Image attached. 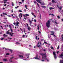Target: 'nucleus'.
I'll return each instance as SVG.
<instances>
[{
    "label": "nucleus",
    "instance_id": "c85d7f7f",
    "mask_svg": "<svg viewBox=\"0 0 63 63\" xmlns=\"http://www.w3.org/2000/svg\"><path fill=\"white\" fill-rule=\"evenodd\" d=\"M35 39H36V40H38V36H36Z\"/></svg>",
    "mask_w": 63,
    "mask_h": 63
},
{
    "label": "nucleus",
    "instance_id": "e433bc0d",
    "mask_svg": "<svg viewBox=\"0 0 63 63\" xmlns=\"http://www.w3.org/2000/svg\"><path fill=\"white\" fill-rule=\"evenodd\" d=\"M59 45L58 46V47L57 48V49H59Z\"/></svg>",
    "mask_w": 63,
    "mask_h": 63
},
{
    "label": "nucleus",
    "instance_id": "412c9836",
    "mask_svg": "<svg viewBox=\"0 0 63 63\" xmlns=\"http://www.w3.org/2000/svg\"><path fill=\"white\" fill-rule=\"evenodd\" d=\"M60 63H63V60H60Z\"/></svg>",
    "mask_w": 63,
    "mask_h": 63
},
{
    "label": "nucleus",
    "instance_id": "2f4dec72",
    "mask_svg": "<svg viewBox=\"0 0 63 63\" xmlns=\"http://www.w3.org/2000/svg\"><path fill=\"white\" fill-rule=\"evenodd\" d=\"M4 48H5V50H8V49H6L5 47H3V49H4Z\"/></svg>",
    "mask_w": 63,
    "mask_h": 63
},
{
    "label": "nucleus",
    "instance_id": "4c0bfd02",
    "mask_svg": "<svg viewBox=\"0 0 63 63\" xmlns=\"http://www.w3.org/2000/svg\"><path fill=\"white\" fill-rule=\"evenodd\" d=\"M54 22L55 23H56V24H58V23H57L56 21H55Z\"/></svg>",
    "mask_w": 63,
    "mask_h": 63
},
{
    "label": "nucleus",
    "instance_id": "f257e3e1",
    "mask_svg": "<svg viewBox=\"0 0 63 63\" xmlns=\"http://www.w3.org/2000/svg\"><path fill=\"white\" fill-rule=\"evenodd\" d=\"M40 55L42 56V58L43 60H41V61L43 62H44L45 61H47V62H49V60L47 59V55H46V53H41Z\"/></svg>",
    "mask_w": 63,
    "mask_h": 63
},
{
    "label": "nucleus",
    "instance_id": "864d4df0",
    "mask_svg": "<svg viewBox=\"0 0 63 63\" xmlns=\"http://www.w3.org/2000/svg\"><path fill=\"white\" fill-rule=\"evenodd\" d=\"M53 37H56V36L55 35H54V34L53 35Z\"/></svg>",
    "mask_w": 63,
    "mask_h": 63
},
{
    "label": "nucleus",
    "instance_id": "603ef678",
    "mask_svg": "<svg viewBox=\"0 0 63 63\" xmlns=\"http://www.w3.org/2000/svg\"><path fill=\"white\" fill-rule=\"evenodd\" d=\"M38 32L39 33V34H41V32L40 31H38Z\"/></svg>",
    "mask_w": 63,
    "mask_h": 63
},
{
    "label": "nucleus",
    "instance_id": "0eeeda50",
    "mask_svg": "<svg viewBox=\"0 0 63 63\" xmlns=\"http://www.w3.org/2000/svg\"><path fill=\"white\" fill-rule=\"evenodd\" d=\"M38 56L37 55L36 56V57L34 58V59H37L38 60H40V56H39V58H38Z\"/></svg>",
    "mask_w": 63,
    "mask_h": 63
},
{
    "label": "nucleus",
    "instance_id": "f3484780",
    "mask_svg": "<svg viewBox=\"0 0 63 63\" xmlns=\"http://www.w3.org/2000/svg\"><path fill=\"white\" fill-rule=\"evenodd\" d=\"M28 29L29 31H30V29H31V28L30 27H28Z\"/></svg>",
    "mask_w": 63,
    "mask_h": 63
},
{
    "label": "nucleus",
    "instance_id": "473e14b6",
    "mask_svg": "<svg viewBox=\"0 0 63 63\" xmlns=\"http://www.w3.org/2000/svg\"><path fill=\"white\" fill-rule=\"evenodd\" d=\"M49 9L51 10V9H52V7H51L49 8Z\"/></svg>",
    "mask_w": 63,
    "mask_h": 63
},
{
    "label": "nucleus",
    "instance_id": "a18cd8bd",
    "mask_svg": "<svg viewBox=\"0 0 63 63\" xmlns=\"http://www.w3.org/2000/svg\"><path fill=\"white\" fill-rule=\"evenodd\" d=\"M50 48H51V49H53V47H50Z\"/></svg>",
    "mask_w": 63,
    "mask_h": 63
},
{
    "label": "nucleus",
    "instance_id": "72a5a7b5",
    "mask_svg": "<svg viewBox=\"0 0 63 63\" xmlns=\"http://www.w3.org/2000/svg\"><path fill=\"white\" fill-rule=\"evenodd\" d=\"M19 16L20 19H21V17H22V16Z\"/></svg>",
    "mask_w": 63,
    "mask_h": 63
},
{
    "label": "nucleus",
    "instance_id": "49530a36",
    "mask_svg": "<svg viewBox=\"0 0 63 63\" xmlns=\"http://www.w3.org/2000/svg\"><path fill=\"white\" fill-rule=\"evenodd\" d=\"M54 29H55V30H57V28H54Z\"/></svg>",
    "mask_w": 63,
    "mask_h": 63
},
{
    "label": "nucleus",
    "instance_id": "f704fd0d",
    "mask_svg": "<svg viewBox=\"0 0 63 63\" xmlns=\"http://www.w3.org/2000/svg\"><path fill=\"white\" fill-rule=\"evenodd\" d=\"M16 19H17V20H18V18H17V16H16Z\"/></svg>",
    "mask_w": 63,
    "mask_h": 63
},
{
    "label": "nucleus",
    "instance_id": "69168bd1",
    "mask_svg": "<svg viewBox=\"0 0 63 63\" xmlns=\"http://www.w3.org/2000/svg\"><path fill=\"white\" fill-rule=\"evenodd\" d=\"M25 8H27V6L25 5Z\"/></svg>",
    "mask_w": 63,
    "mask_h": 63
},
{
    "label": "nucleus",
    "instance_id": "6e6d98bb",
    "mask_svg": "<svg viewBox=\"0 0 63 63\" xmlns=\"http://www.w3.org/2000/svg\"><path fill=\"white\" fill-rule=\"evenodd\" d=\"M62 41H63V37H62Z\"/></svg>",
    "mask_w": 63,
    "mask_h": 63
},
{
    "label": "nucleus",
    "instance_id": "9b49d317",
    "mask_svg": "<svg viewBox=\"0 0 63 63\" xmlns=\"http://www.w3.org/2000/svg\"><path fill=\"white\" fill-rule=\"evenodd\" d=\"M24 19H23V20L24 21H25V20H24V19L25 20H26V19L27 18V17L26 16H24Z\"/></svg>",
    "mask_w": 63,
    "mask_h": 63
},
{
    "label": "nucleus",
    "instance_id": "a878e982",
    "mask_svg": "<svg viewBox=\"0 0 63 63\" xmlns=\"http://www.w3.org/2000/svg\"><path fill=\"white\" fill-rule=\"evenodd\" d=\"M4 38H1L0 39V40L2 41V40H4Z\"/></svg>",
    "mask_w": 63,
    "mask_h": 63
},
{
    "label": "nucleus",
    "instance_id": "39448f33",
    "mask_svg": "<svg viewBox=\"0 0 63 63\" xmlns=\"http://www.w3.org/2000/svg\"><path fill=\"white\" fill-rule=\"evenodd\" d=\"M29 16V15L28 14H26L25 15L23 14H22L21 13H20L19 15V16Z\"/></svg>",
    "mask_w": 63,
    "mask_h": 63
},
{
    "label": "nucleus",
    "instance_id": "4d7b16f0",
    "mask_svg": "<svg viewBox=\"0 0 63 63\" xmlns=\"http://www.w3.org/2000/svg\"><path fill=\"white\" fill-rule=\"evenodd\" d=\"M0 27H1V28L2 29H3V28L2 27V26H1Z\"/></svg>",
    "mask_w": 63,
    "mask_h": 63
},
{
    "label": "nucleus",
    "instance_id": "9d476101",
    "mask_svg": "<svg viewBox=\"0 0 63 63\" xmlns=\"http://www.w3.org/2000/svg\"><path fill=\"white\" fill-rule=\"evenodd\" d=\"M60 57L63 59V58L62 57H63V52L61 53V55H60Z\"/></svg>",
    "mask_w": 63,
    "mask_h": 63
},
{
    "label": "nucleus",
    "instance_id": "dca6fc26",
    "mask_svg": "<svg viewBox=\"0 0 63 63\" xmlns=\"http://www.w3.org/2000/svg\"><path fill=\"white\" fill-rule=\"evenodd\" d=\"M15 44L16 45H20V44H21V43H19L18 42H16Z\"/></svg>",
    "mask_w": 63,
    "mask_h": 63
},
{
    "label": "nucleus",
    "instance_id": "6e6552de",
    "mask_svg": "<svg viewBox=\"0 0 63 63\" xmlns=\"http://www.w3.org/2000/svg\"><path fill=\"white\" fill-rule=\"evenodd\" d=\"M40 44V45H41V42H38V44H37V46L38 47H40V44Z\"/></svg>",
    "mask_w": 63,
    "mask_h": 63
},
{
    "label": "nucleus",
    "instance_id": "cd10ccee",
    "mask_svg": "<svg viewBox=\"0 0 63 63\" xmlns=\"http://www.w3.org/2000/svg\"><path fill=\"white\" fill-rule=\"evenodd\" d=\"M44 42L45 44H47V42H46V41H45V40L44 41Z\"/></svg>",
    "mask_w": 63,
    "mask_h": 63
},
{
    "label": "nucleus",
    "instance_id": "7c9ffc66",
    "mask_svg": "<svg viewBox=\"0 0 63 63\" xmlns=\"http://www.w3.org/2000/svg\"><path fill=\"white\" fill-rule=\"evenodd\" d=\"M50 32L51 33H52V34H54V32H53L51 31Z\"/></svg>",
    "mask_w": 63,
    "mask_h": 63
},
{
    "label": "nucleus",
    "instance_id": "79ce46f5",
    "mask_svg": "<svg viewBox=\"0 0 63 63\" xmlns=\"http://www.w3.org/2000/svg\"><path fill=\"white\" fill-rule=\"evenodd\" d=\"M30 24H31V23H32V22L31 21H30Z\"/></svg>",
    "mask_w": 63,
    "mask_h": 63
},
{
    "label": "nucleus",
    "instance_id": "ddd939ff",
    "mask_svg": "<svg viewBox=\"0 0 63 63\" xmlns=\"http://www.w3.org/2000/svg\"><path fill=\"white\" fill-rule=\"evenodd\" d=\"M14 57H13L11 58L10 60V62H13V61H12V59H13V58H14Z\"/></svg>",
    "mask_w": 63,
    "mask_h": 63
},
{
    "label": "nucleus",
    "instance_id": "c756f323",
    "mask_svg": "<svg viewBox=\"0 0 63 63\" xmlns=\"http://www.w3.org/2000/svg\"><path fill=\"white\" fill-rule=\"evenodd\" d=\"M23 38H25V35H23Z\"/></svg>",
    "mask_w": 63,
    "mask_h": 63
},
{
    "label": "nucleus",
    "instance_id": "13d9d810",
    "mask_svg": "<svg viewBox=\"0 0 63 63\" xmlns=\"http://www.w3.org/2000/svg\"><path fill=\"white\" fill-rule=\"evenodd\" d=\"M7 5V4H4V6H6Z\"/></svg>",
    "mask_w": 63,
    "mask_h": 63
},
{
    "label": "nucleus",
    "instance_id": "680f3d73",
    "mask_svg": "<svg viewBox=\"0 0 63 63\" xmlns=\"http://www.w3.org/2000/svg\"><path fill=\"white\" fill-rule=\"evenodd\" d=\"M29 22H30V21H31V20H30V19H29Z\"/></svg>",
    "mask_w": 63,
    "mask_h": 63
},
{
    "label": "nucleus",
    "instance_id": "37998d69",
    "mask_svg": "<svg viewBox=\"0 0 63 63\" xmlns=\"http://www.w3.org/2000/svg\"><path fill=\"white\" fill-rule=\"evenodd\" d=\"M9 54H10L9 53H7L6 54V55H9Z\"/></svg>",
    "mask_w": 63,
    "mask_h": 63
},
{
    "label": "nucleus",
    "instance_id": "58836bf2",
    "mask_svg": "<svg viewBox=\"0 0 63 63\" xmlns=\"http://www.w3.org/2000/svg\"><path fill=\"white\" fill-rule=\"evenodd\" d=\"M12 6H14V3L12 2Z\"/></svg>",
    "mask_w": 63,
    "mask_h": 63
},
{
    "label": "nucleus",
    "instance_id": "f03ea898",
    "mask_svg": "<svg viewBox=\"0 0 63 63\" xmlns=\"http://www.w3.org/2000/svg\"><path fill=\"white\" fill-rule=\"evenodd\" d=\"M30 54H27L26 55V56L27 57L25 58V57H23V56L22 55V54H20V55H18V57L20 59H23L24 60H26V59H28L29 58V56Z\"/></svg>",
    "mask_w": 63,
    "mask_h": 63
},
{
    "label": "nucleus",
    "instance_id": "f8f14e48",
    "mask_svg": "<svg viewBox=\"0 0 63 63\" xmlns=\"http://www.w3.org/2000/svg\"><path fill=\"white\" fill-rule=\"evenodd\" d=\"M34 2L35 4H36V3H37V5L38 6V7H40V5H39V4H38V3H37L36 1H34Z\"/></svg>",
    "mask_w": 63,
    "mask_h": 63
},
{
    "label": "nucleus",
    "instance_id": "09e8293b",
    "mask_svg": "<svg viewBox=\"0 0 63 63\" xmlns=\"http://www.w3.org/2000/svg\"><path fill=\"white\" fill-rule=\"evenodd\" d=\"M41 5H44V3H41Z\"/></svg>",
    "mask_w": 63,
    "mask_h": 63
},
{
    "label": "nucleus",
    "instance_id": "2eb2a0df",
    "mask_svg": "<svg viewBox=\"0 0 63 63\" xmlns=\"http://www.w3.org/2000/svg\"><path fill=\"white\" fill-rule=\"evenodd\" d=\"M9 26L10 28H12V26H13V25H12V24L9 25Z\"/></svg>",
    "mask_w": 63,
    "mask_h": 63
},
{
    "label": "nucleus",
    "instance_id": "8fccbe9b",
    "mask_svg": "<svg viewBox=\"0 0 63 63\" xmlns=\"http://www.w3.org/2000/svg\"><path fill=\"white\" fill-rule=\"evenodd\" d=\"M11 12H12V13H14V12L13 11V9H12V10L11 11Z\"/></svg>",
    "mask_w": 63,
    "mask_h": 63
},
{
    "label": "nucleus",
    "instance_id": "a211bd4d",
    "mask_svg": "<svg viewBox=\"0 0 63 63\" xmlns=\"http://www.w3.org/2000/svg\"><path fill=\"white\" fill-rule=\"evenodd\" d=\"M58 8L60 10H61V9H62V7L60 6Z\"/></svg>",
    "mask_w": 63,
    "mask_h": 63
},
{
    "label": "nucleus",
    "instance_id": "e2e57ef3",
    "mask_svg": "<svg viewBox=\"0 0 63 63\" xmlns=\"http://www.w3.org/2000/svg\"><path fill=\"white\" fill-rule=\"evenodd\" d=\"M34 21L35 22H36V19H35L34 20Z\"/></svg>",
    "mask_w": 63,
    "mask_h": 63
},
{
    "label": "nucleus",
    "instance_id": "20e7f679",
    "mask_svg": "<svg viewBox=\"0 0 63 63\" xmlns=\"http://www.w3.org/2000/svg\"><path fill=\"white\" fill-rule=\"evenodd\" d=\"M6 34H9L10 35H11V36L12 37H13V34H14V33H12V32H11V33H10V32H8V31H7L6 32Z\"/></svg>",
    "mask_w": 63,
    "mask_h": 63
},
{
    "label": "nucleus",
    "instance_id": "052dcab7",
    "mask_svg": "<svg viewBox=\"0 0 63 63\" xmlns=\"http://www.w3.org/2000/svg\"><path fill=\"white\" fill-rule=\"evenodd\" d=\"M57 6L58 8H59V6H58V5H57Z\"/></svg>",
    "mask_w": 63,
    "mask_h": 63
},
{
    "label": "nucleus",
    "instance_id": "6ab92c4d",
    "mask_svg": "<svg viewBox=\"0 0 63 63\" xmlns=\"http://www.w3.org/2000/svg\"><path fill=\"white\" fill-rule=\"evenodd\" d=\"M52 2L53 3H56V2H55V1H54V0H52Z\"/></svg>",
    "mask_w": 63,
    "mask_h": 63
},
{
    "label": "nucleus",
    "instance_id": "393cba45",
    "mask_svg": "<svg viewBox=\"0 0 63 63\" xmlns=\"http://www.w3.org/2000/svg\"><path fill=\"white\" fill-rule=\"evenodd\" d=\"M31 14L33 16H36L35 15H34V13H32Z\"/></svg>",
    "mask_w": 63,
    "mask_h": 63
},
{
    "label": "nucleus",
    "instance_id": "4468645a",
    "mask_svg": "<svg viewBox=\"0 0 63 63\" xmlns=\"http://www.w3.org/2000/svg\"><path fill=\"white\" fill-rule=\"evenodd\" d=\"M36 1L37 2H38V3H40V4H41V2H40V0H36Z\"/></svg>",
    "mask_w": 63,
    "mask_h": 63
},
{
    "label": "nucleus",
    "instance_id": "b1692460",
    "mask_svg": "<svg viewBox=\"0 0 63 63\" xmlns=\"http://www.w3.org/2000/svg\"><path fill=\"white\" fill-rule=\"evenodd\" d=\"M7 61V59H3V61H4V62L5 61Z\"/></svg>",
    "mask_w": 63,
    "mask_h": 63
},
{
    "label": "nucleus",
    "instance_id": "0e129e2a",
    "mask_svg": "<svg viewBox=\"0 0 63 63\" xmlns=\"http://www.w3.org/2000/svg\"><path fill=\"white\" fill-rule=\"evenodd\" d=\"M58 52H59V51H58L57 52V54H58Z\"/></svg>",
    "mask_w": 63,
    "mask_h": 63
},
{
    "label": "nucleus",
    "instance_id": "aec40b11",
    "mask_svg": "<svg viewBox=\"0 0 63 63\" xmlns=\"http://www.w3.org/2000/svg\"><path fill=\"white\" fill-rule=\"evenodd\" d=\"M3 36H4V37H7V35L6 34H4L3 35Z\"/></svg>",
    "mask_w": 63,
    "mask_h": 63
},
{
    "label": "nucleus",
    "instance_id": "774afa93",
    "mask_svg": "<svg viewBox=\"0 0 63 63\" xmlns=\"http://www.w3.org/2000/svg\"><path fill=\"white\" fill-rule=\"evenodd\" d=\"M62 21L63 22V18L62 19Z\"/></svg>",
    "mask_w": 63,
    "mask_h": 63
},
{
    "label": "nucleus",
    "instance_id": "1a4fd4ad",
    "mask_svg": "<svg viewBox=\"0 0 63 63\" xmlns=\"http://www.w3.org/2000/svg\"><path fill=\"white\" fill-rule=\"evenodd\" d=\"M19 24V22L16 21V26H19L18 25Z\"/></svg>",
    "mask_w": 63,
    "mask_h": 63
},
{
    "label": "nucleus",
    "instance_id": "bb28decb",
    "mask_svg": "<svg viewBox=\"0 0 63 63\" xmlns=\"http://www.w3.org/2000/svg\"><path fill=\"white\" fill-rule=\"evenodd\" d=\"M3 14L4 15H8V14L5 13H3Z\"/></svg>",
    "mask_w": 63,
    "mask_h": 63
},
{
    "label": "nucleus",
    "instance_id": "ea45409f",
    "mask_svg": "<svg viewBox=\"0 0 63 63\" xmlns=\"http://www.w3.org/2000/svg\"><path fill=\"white\" fill-rule=\"evenodd\" d=\"M20 30H21L22 32H23V31H22V29H21V28H20Z\"/></svg>",
    "mask_w": 63,
    "mask_h": 63
},
{
    "label": "nucleus",
    "instance_id": "5701e85b",
    "mask_svg": "<svg viewBox=\"0 0 63 63\" xmlns=\"http://www.w3.org/2000/svg\"><path fill=\"white\" fill-rule=\"evenodd\" d=\"M37 29L39 30V28H40V25H38L37 26Z\"/></svg>",
    "mask_w": 63,
    "mask_h": 63
},
{
    "label": "nucleus",
    "instance_id": "bf43d9fd",
    "mask_svg": "<svg viewBox=\"0 0 63 63\" xmlns=\"http://www.w3.org/2000/svg\"><path fill=\"white\" fill-rule=\"evenodd\" d=\"M4 27H5V28H6V27H7V26H6L5 25H4Z\"/></svg>",
    "mask_w": 63,
    "mask_h": 63
},
{
    "label": "nucleus",
    "instance_id": "c03bdc74",
    "mask_svg": "<svg viewBox=\"0 0 63 63\" xmlns=\"http://www.w3.org/2000/svg\"><path fill=\"white\" fill-rule=\"evenodd\" d=\"M9 50H10V51H11V52H12L13 51L12 50H11V49H10Z\"/></svg>",
    "mask_w": 63,
    "mask_h": 63
},
{
    "label": "nucleus",
    "instance_id": "5fc2aeb1",
    "mask_svg": "<svg viewBox=\"0 0 63 63\" xmlns=\"http://www.w3.org/2000/svg\"><path fill=\"white\" fill-rule=\"evenodd\" d=\"M19 4H21L22 3L21 2H19Z\"/></svg>",
    "mask_w": 63,
    "mask_h": 63
},
{
    "label": "nucleus",
    "instance_id": "7ed1b4c3",
    "mask_svg": "<svg viewBox=\"0 0 63 63\" xmlns=\"http://www.w3.org/2000/svg\"><path fill=\"white\" fill-rule=\"evenodd\" d=\"M46 26L48 28H49L50 27V21L49 20H48L47 21V23H46Z\"/></svg>",
    "mask_w": 63,
    "mask_h": 63
},
{
    "label": "nucleus",
    "instance_id": "3c124183",
    "mask_svg": "<svg viewBox=\"0 0 63 63\" xmlns=\"http://www.w3.org/2000/svg\"><path fill=\"white\" fill-rule=\"evenodd\" d=\"M24 29V33H25V29L24 28H23Z\"/></svg>",
    "mask_w": 63,
    "mask_h": 63
},
{
    "label": "nucleus",
    "instance_id": "338daca9",
    "mask_svg": "<svg viewBox=\"0 0 63 63\" xmlns=\"http://www.w3.org/2000/svg\"><path fill=\"white\" fill-rule=\"evenodd\" d=\"M27 37V35H25V38H26V37Z\"/></svg>",
    "mask_w": 63,
    "mask_h": 63
},
{
    "label": "nucleus",
    "instance_id": "423d86ee",
    "mask_svg": "<svg viewBox=\"0 0 63 63\" xmlns=\"http://www.w3.org/2000/svg\"><path fill=\"white\" fill-rule=\"evenodd\" d=\"M53 54L54 55V57L55 58V59H56V58H57V57H56V54H55V52H53Z\"/></svg>",
    "mask_w": 63,
    "mask_h": 63
},
{
    "label": "nucleus",
    "instance_id": "a19ab883",
    "mask_svg": "<svg viewBox=\"0 0 63 63\" xmlns=\"http://www.w3.org/2000/svg\"><path fill=\"white\" fill-rule=\"evenodd\" d=\"M58 18H60V17L59 16H58Z\"/></svg>",
    "mask_w": 63,
    "mask_h": 63
},
{
    "label": "nucleus",
    "instance_id": "c9c22d12",
    "mask_svg": "<svg viewBox=\"0 0 63 63\" xmlns=\"http://www.w3.org/2000/svg\"><path fill=\"white\" fill-rule=\"evenodd\" d=\"M10 30H11V32H13V30H12V29L10 28Z\"/></svg>",
    "mask_w": 63,
    "mask_h": 63
},
{
    "label": "nucleus",
    "instance_id": "de8ad7c7",
    "mask_svg": "<svg viewBox=\"0 0 63 63\" xmlns=\"http://www.w3.org/2000/svg\"><path fill=\"white\" fill-rule=\"evenodd\" d=\"M52 15V16H54V15L53 14H49V15L50 16V15Z\"/></svg>",
    "mask_w": 63,
    "mask_h": 63
},
{
    "label": "nucleus",
    "instance_id": "4be33fe9",
    "mask_svg": "<svg viewBox=\"0 0 63 63\" xmlns=\"http://www.w3.org/2000/svg\"><path fill=\"white\" fill-rule=\"evenodd\" d=\"M42 7L44 9H46V7L45 6H42Z\"/></svg>",
    "mask_w": 63,
    "mask_h": 63
}]
</instances>
